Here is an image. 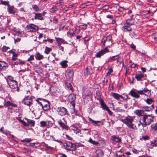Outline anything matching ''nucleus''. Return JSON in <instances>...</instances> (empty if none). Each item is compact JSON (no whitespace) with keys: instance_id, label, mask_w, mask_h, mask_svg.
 Segmentation results:
<instances>
[{"instance_id":"19","label":"nucleus","mask_w":157,"mask_h":157,"mask_svg":"<svg viewBox=\"0 0 157 157\" xmlns=\"http://www.w3.org/2000/svg\"><path fill=\"white\" fill-rule=\"evenodd\" d=\"M76 98V95L75 94H71L68 97V99L70 102H72L75 101Z\"/></svg>"},{"instance_id":"10","label":"nucleus","mask_w":157,"mask_h":157,"mask_svg":"<svg viewBox=\"0 0 157 157\" xmlns=\"http://www.w3.org/2000/svg\"><path fill=\"white\" fill-rule=\"evenodd\" d=\"M109 52V50L107 48H105L98 52L96 55L97 57L100 58L101 56H103L106 53Z\"/></svg>"},{"instance_id":"36","label":"nucleus","mask_w":157,"mask_h":157,"mask_svg":"<svg viewBox=\"0 0 157 157\" xmlns=\"http://www.w3.org/2000/svg\"><path fill=\"white\" fill-rule=\"evenodd\" d=\"M143 90L144 93H147V94H146V95L149 97H150L151 96V93L150 90H148L146 88H144V89Z\"/></svg>"},{"instance_id":"53","label":"nucleus","mask_w":157,"mask_h":157,"mask_svg":"<svg viewBox=\"0 0 157 157\" xmlns=\"http://www.w3.org/2000/svg\"><path fill=\"white\" fill-rule=\"evenodd\" d=\"M123 96L121 95V97H120V98H121L125 100H126L128 98V96L127 95L123 94Z\"/></svg>"},{"instance_id":"14","label":"nucleus","mask_w":157,"mask_h":157,"mask_svg":"<svg viewBox=\"0 0 157 157\" xmlns=\"http://www.w3.org/2000/svg\"><path fill=\"white\" fill-rule=\"evenodd\" d=\"M134 113L139 117L144 116L145 115L144 113V111L140 109H137L134 112Z\"/></svg>"},{"instance_id":"60","label":"nucleus","mask_w":157,"mask_h":157,"mask_svg":"<svg viewBox=\"0 0 157 157\" xmlns=\"http://www.w3.org/2000/svg\"><path fill=\"white\" fill-rule=\"evenodd\" d=\"M138 95L141 94H144L145 95H146V94L144 93V91L143 90H138Z\"/></svg>"},{"instance_id":"16","label":"nucleus","mask_w":157,"mask_h":157,"mask_svg":"<svg viewBox=\"0 0 157 157\" xmlns=\"http://www.w3.org/2000/svg\"><path fill=\"white\" fill-rule=\"evenodd\" d=\"M89 120L94 125L99 126L100 125L101 123L100 121H94L90 117H89Z\"/></svg>"},{"instance_id":"4","label":"nucleus","mask_w":157,"mask_h":157,"mask_svg":"<svg viewBox=\"0 0 157 157\" xmlns=\"http://www.w3.org/2000/svg\"><path fill=\"white\" fill-rule=\"evenodd\" d=\"M64 146L66 147V149L68 150L73 151L76 149V145L71 142H68L65 143Z\"/></svg>"},{"instance_id":"33","label":"nucleus","mask_w":157,"mask_h":157,"mask_svg":"<svg viewBox=\"0 0 157 157\" xmlns=\"http://www.w3.org/2000/svg\"><path fill=\"white\" fill-rule=\"evenodd\" d=\"M142 109H143V111H144V112L149 111L151 110V109L150 107L147 106H143L142 107Z\"/></svg>"},{"instance_id":"55","label":"nucleus","mask_w":157,"mask_h":157,"mask_svg":"<svg viewBox=\"0 0 157 157\" xmlns=\"http://www.w3.org/2000/svg\"><path fill=\"white\" fill-rule=\"evenodd\" d=\"M16 118L17 120H18L19 121L21 122L24 125V124H25V122L23 120L21 119L19 117H16Z\"/></svg>"},{"instance_id":"39","label":"nucleus","mask_w":157,"mask_h":157,"mask_svg":"<svg viewBox=\"0 0 157 157\" xmlns=\"http://www.w3.org/2000/svg\"><path fill=\"white\" fill-rule=\"evenodd\" d=\"M52 49L51 48H48V47L46 46L44 50V53L46 54H48L49 52L52 50Z\"/></svg>"},{"instance_id":"24","label":"nucleus","mask_w":157,"mask_h":157,"mask_svg":"<svg viewBox=\"0 0 157 157\" xmlns=\"http://www.w3.org/2000/svg\"><path fill=\"white\" fill-rule=\"evenodd\" d=\"M4 106L7 107L9 106H12L15 107H17V106L16 104L13 103L9 101H8L5 103Z\"/></svg>"},{"instance_id":"28","label":"nucleus","mask_w":157,"mask_h":157,"mask_svg":"<svg viewBox=\"0 0 157 157\" xmlns=\"http://www.w3.org/2000/svg\"><path fill=\"white\" fill-rule=\"evenodd\" d=\"M111 95L113 96L115 99L119 100L120 99L121 95L116 93H111Z\"/></svg>"},{"instance_id":"3","label":"nucleus","mask_w":157,"mask_h":157,"mask_svg":"<svg viewBox=\"0 0 157 157\" xmlns=\"http://www.w3.org/2000/svg\"><path fill=\"white\" fill-rule=\"evenodd\" d=\"M6 80L9 87L11 88L15 89L17 87V82L16 80H14L13 77L8 76Z\"/></svg>"},{"instance_id":"44","label":"nucleus","mask_w":157,"mask_h":157,"mask_svg":"<svg viewBox=\"0 0 157 157\" xmlns=\"http://www.w3.org/2000/svg\"><path fill=\"white\" fill-rule=\"evenodd\" d=\"M31 141V139L25 138L24 140H21V141L22 142H26L27 143H29Z\"/></svg>"},{"instance_id":"34","label":"nucleus","mask_w":157,"mask_h":157,"mask_svg":"<svg viewBox=\"0 0 157 157\" xmlns=\"http://www.w3.org/2000/svg\"><path fill=\"white\" fill-rule=\"evenodd\" d=\"M8 11L10 14H14V12L13 10V7L9 6L8 9Z\"/></svg>"},{"instance_id":"25","label":"nucleus","mask_w":157,"mask_h":157,"mask_svg":"<svg viewBox=\"0 0 157 157\" xmlns=\"http://www.w3.org/2000/svg\"><path fill=\"white\" fill-rule=\"evenodd\" d=\"M144 77V75L143 74L141 73H138L136 74L135 78L138 81H141Z\"/></svg>"},{"instance_id":"45","label":"nucleus","mask_w":157,"mask_h":157,"mask_svg":"<svg viewBox=\"0 0 157 157\" xmlns=\"http://www.w3.org/2000/svg\"><path fill=\"white\" fill-rule=\"evenodd\" d=\"M147 104H151L153 102V101L151 98H147L145 101Z\"/></svg>"},{"instance_id":"48","label":"nucleus","mask_w":157,"mask_h":157,"mask_svg":"<svg viewBox=\"0 0 157 157\" xmlns=\"http://www.w3.org/2000/svg\"><path fill=\"white\" fill-rule=\"evenodd\" d=\"M151 128L152 129L155 130H157V123L153 124L151 125Z\"/></svg>"},{"instance_id":"52","label":"nucleus","mask_w":157,"mask_h":157,"mask_svg":"<svg viewBox=\"0 0 157 157\" xmlns=\"http://www.w3.org/2000/svg\"><path fill=\"white\" fill-rule=\"evenodd\" d=\"M67 34L68 37H71L74 36L75 34L74 32L70 33L69 31L67 33Z\"/></svg>"},{"instance_id":"5","label":"nucleus","mask_w":157,"mask_h":157,"mask_svg":"<svg viewBox=\"0 0 157 157\" xmlns=\"http://www.w3.org/2000/svg\"><path fill=\"white\" fill-rule=\"evenodd\" d=\"M38 27L33 24L27 25L26 28V30L28 32H36L38 29Z\"/></svg>"},{"instance_id":"42","label":"nucleus","mask_w":157,"mask_h":157,"mask_svg":"<svg viewBox=\"0 0 157 157\" xmlns=\"http://www.w3.org/2000/svg\"><path fill=\"white\" fill-rule=\"evenodd\" d=\"M78 27L80 29L84 30L86 29L87 28V25L85 24L81 25H79Z\"/></svg>"},{"instance_id":"1","label":"nucleus","mask_w":157,"mask_h":157,"mask_svg":"<svg viewBox=\"0 0 157 157\" xmlns=\"http://www.w3.org/2000/svg\"><path fill=\"white\" fill-rule=\"evenodd\" d=\"M134 120L133 117H132L128 116L125 117L124 119H122L121 121L125 124L129 128H132L133 130L137 129L136 126L132 123Z\"/></svg>"},{"instance_id":"47","label":"nucleus","mask_w":157,"mask_h":157,"mask_svg":"<svg viewBox=\"0 0 157 157\" xmlns=\"http://www.w3.org/2000/svg\"><path fill=\"white\" fill-rule=\"evenodd\" d=\"M32 7L36 11H38L39 10V9L38 6L36 5H34Z\"/></svg>"},{"instance_id":"22","label":"nucleus","mask_w":157,"mask_h":157,"mask_svg":"<svg viewBox=\"0 0 157 157\" xmlns=\"http://www.w3.org/2000/svg\"><path fill=\"white\" fill-rule=\"evenodd\" d=\"M93 70L90 67H87L84 71L85 75H88L93 73Z\"/></svg>"},{"instance_id":"30","label":"nucleus","mask_w":157,"mask_h":157,"mask_svg":"<svg viewBox=\"0 0 157 157\" xmlns=\"http://www.w3.org/2000/svg\"><path fill=\"white\" fill-rule=\"evenodd\" d=\"M96 153L98 157H102L103 155V152L100 150H98L96 151Z\"/></svg>"},{"instance_id":"63","label":"nucleus","mask_w":157,"mask_h":157,"mask_svg":"<svg viewBox=\"0 0 157 157\" xmlns=\"http://www.w3.org/2000/svg\"><path fill=\"white\" fill-rule=\"evenodd\" d=\"M53 40L52 39H48L47 40H43V41H48V42H49L51 43H52Z\"/></svg>"},{"instance_id":"27","label":"nucleus","mask_w":157,"mask_h":157,"mask_svg":"<svg viewBox=\"0 0 157 157\" xmlns=\"http://www.w3.org/2000/svg\"><path fill=\"white\" fill-rule=\"evenodd\" d=\"M119 57V55H117L115 56H113L112 57L109 58L108 62H112L113 61L117 59Z\"/></svg>"},{"instance_id":"43","label":"nucleus","mask_w":157,"mask_h":157,"mask_svg":"<svg viewBox=\"0 0 157 157\" xmlns=\"http://www.w3.org/2000/svg\"><path fill=\"white\" fill-rule=\"evenodd\" d=\"M114 110L116 113L117 112H124L125 110L122 109H120L119 108H117L116 109H114Z\"/></svg>"},{"instance_id":"31","label":"nucleus","mask_w":157,"mask_h":157,"mask_svg":"<svg viewBox=\"0 0 157 157\" xmlns=\"http://www.w3.org/2000/svg\"><path fill=\"white\" fill-rule=\"evenodd\" d=\"M7 66V64L5 62L1 61L0 62V69L5 68Z\"/></svg>"},{"instance_id":"51","label":"nucleus","mask_w":157,"mask_h":157,"mask_svg":"<svg viewBox=\"0 0 157 157\" xmlns=\"http://www.w3.org/2000/svg\"><path fill=\"white\" fill-rule=\"evenodd\" d=\"M57 130V129L56 127H53L51 129L50 131L52 133H55L56 132Z\"/></svg>"},{"instance_id":"18","label":"nucleus","mask_w":157,"mask_h":157,"mask_svg":"<svg viewBox=\"0 0 157 157\" xmlns=\"http://www.w3.org/2000/svg\"><path fill=\"white\" fill-rule=\"evenodd\" d=\"M58 124L62 127L63 129H65L66 130H68V127L61 120H59L57 121Z\"/></svg>"},{"instance_id":"23","label":"nucleus","mask_w":157,"mask_h":157,"mask_svg":"<svg viewBox=\"0 0 157 157\" xmlns=\"http://www.w3.org/2000/svg\"><path fill=\"white\" fill-rule=\"evenodd\" d=\"M111 140L115 142L118 143L121 142V138L118 136H117L115 135H113L111 137Z\"/></svg>"},{"instance_id":"8","label":"nucleus","mask_w":157,"mask_h":157,"mask_svg":"<svg viewBox=\"0 0 157 157\" xmlns=\"http://www.w3.org/2000/svg\"><path fill=\"white\" fill-rule=\"evenodd\" d=\"M57 111L58 114L61 116L65 115L67 113V109L63 107H60L58 108Z\"/></svg>"},{"instance_id":"57","label":"nucleus","mask_w":157,"mask_h":157,"mask_svg":"<svg viewBox=\"0 0 157 157\" xmlns=\"http://www.w3.org/2000/svg\"><path fill=\"white\" fill-rule=\"evenodd\" d=\"M24 64V62H21L20 61H17L14 63V64L15 65H17L18 64Z\"/></svg>"},{"instance_id":"11","label":"nucleus","mask_w":157,"mask_h":157,"mask_svg":"<svg viewBox=\"0 0 157 157\" xmlns=\"http://www.w3.org/2000/svg\"><path fill=\"white\" fill-rule=\"evenodd\" d=\"M27 120V122H25V124H24V126H34L35 124V122L34 121L25 119Z\"/></svg>"},{"instance_id":"2","label":"nucleus","mask_w":157,"mask_h":157,"mask_svg":"<svg viewBox=\"0 0 157 157\" xmlns=\"http://www.w3.org/2000/svg\"><path fill=\"white\" fill-rule=\"evenodd\" d=\"M153 117L151 115H144L142 119V122L141 124L143 127H145L150 124L152 122H153Z\"/></svg>"},{"instance_id":"41","label":"nucleus","mask_w":157,"mask_h":157,"mask_svg":"<svg viewBox=\"0 0 157 157\" xmlns=\"http://www.w3.org/2000/svg\"><path fill=\"white\" fill-rule=\"evenodd\" d=\"M1 2L0 4L5 5L6 6H9V2L8 1H3L2 0H0Z\"/></svg>"},{"instance_id":"20","label":"nucleus","mask_w":157,"mask_h":157,"mask_svg":"<svg viewBox=\"0 0 157 157\" xmlns=\"http://www.w3.org/2000/svg\"><path fill=\"white\" fill-rule=\"evenodd\" d=\"M126 24L131 26L134 25L135 23L134 20L132 18H128L126 20Z\"/></svg>"},{"instance_id":"21","label":"nucleus","mask_w":157,"mask_h":157,"mask_svg":"<svg viewBox=\"0 0 157 157\" xmlns=\"http://www.w3.org/2000/svg\"><path fill=\"white\" fill-rule=\"evenodd\" d=\"M33 13L35 14V16L34 18V19H38L40 20H43L44 18L42 17L40 14V13Z\"/></svg>"},{"instance_id":"15","label":"nucleus","mask_w":157,"mask_h":157,"mask_svg":"<svg viewBox=\"0 0 157 157\" xmlns=\"http://www.w3.org/2000/svg\"><path fill=\"white\" fill-rule=\"evenodd\" d=\"M100 103L102 109L106 111L109 109L108 107L106 105L102 99L100 98L99 99Z\"/></svg>"},{"instance_id":"56","label":"nucleus","mask_w":157,"mask_h":157,"mask_svg":"<svg viewBox=\"0 0 157 157\" xmlns=\"http://www.w3.org/2000/svg\"><path fill=\"white\" fill-rule=\"evenodd\" d=\"M142 138L144 140H147L149 139V137L148 136L146 135L142 136Z\"/></svg>"},{"instance_id":"26","label":"nucleus","mask_w":157,"mask_h":157,"mask_svg":"<svg viewBox=\"0 0 157 157\" xmlns=\"http://www.w3.org/2000/svg\"><path fill=\"white\" fill-rule=\"evenodd\" d=\"M55 39L57 43L59 44H61V43L63 44L66 43V42L62 38H59V37H56Z\"/></svg>"},{"instance_id":"7","label":"nucleus","mask_w":157,"mask_h":157,"mask_svg":"<svg viewBox=\"0 0 157 157\" xmlns=\"http://www.w3.org/2000/svg\"><path fill=\"white\" fill-rule=\"evenodd\" d=\"M22 102L27 105L30 106L33 103L32 100L30 97L27 96L23 100Z\"/></svg>"},{"instance_id":"35","label":"nucleus","mask_w":157,"mask_h":157,"mask_svg":"<svg viewBox=\"0 0 157 157\" xmlns=\"http://www.w3.org/2000/svg\"><path fill=\"white\" fill-rule=\"evenodd\" d=\"M88 141L94 145H98L99 144V143L98 142L93 140L91 138H90Z\"/></svg>"},{"instance_id":"32","label":"nucleus","mask_w":157,"mask_h":157,"mask_svg":"<svg viewBox=\"0 0 157 157\" xmlns=\"http://www.w3.org/2000/svg\"><path fill=\"white\" fill-rule=\"evenodd\" d=\"M67 62L66 60H64L61 62L60 64L63 68H66L67 66Z\"/></svg>"},{"instance_id":"46","label":"nucleus","mask_w":157,"mask_h":157,"mask_svg":"<svg viewBox=\"0 0 157 157\" xmlns=\"http://www.w3.org/2000/svg\"><path fill=\"white\" fill-rule=\"evenodd\" d=\"M10 48L9 47H7L5 46H3L2 48V51L3 52H6L7 50L9 49Z\"/></svg>"},{"instance_id":"38","label":"nucleus","mask_w":157,"mask_h":157,"mask_svg":"<svg viewBox=\"0 0 157 157\" xmlns=\"http://www.w3.org/2000/svg\"><path fill=\"white\" fill-rule=\"evenodd\" d=\"M46 126L48 128L52 127L53 125V123L51 121H46Z\"/></svg>"},{"instance_id":"54","label":"nucleus","mask_w":157,"mask_h":157,"mask_svg":"<svg viewBox=\"0 0 157 157\" xmlns=\"http://www.w3.org/2000/svg\"><path fill=\"white\" fill-rule=\"evenodd\" d=\"M109 6L108 5H105L103 6L102 9L104 10H108L109 8Z\"/></svg>"},{"instance_id":"62","label":"nucleus","mask_w":157,"mask_h":157,"mask_svg":"<svg viewBox=\"0 0 157 157\" xmlns=\"http://www.w3.org/2000/svg\"><path fill=\"white\" fill-rule=\"evenodd\" d=\"M34 59V56L33 55H31L30 56L28 59V61H30L32 60H33Z\"/></svg>"},{"instance_id":"64","label":"nucleus","mask_w":157,"mask_h":157,"mask_svg":"<svg viewBox=\"0 0 157 157\" xmlns=\"http://www.w3.org/2000/svg\"><path fill=\"white\" fill-rule=\"evenodd\" d=\"M59 157H67L65 154L63 153H59Z\"/></svg>"},{"instance_id":"58","label":"nucleus","mask_w":157,"mask_h":157,"mask_svg":"<svg viewBox=\"0 0 157 157\" xmlns=\"http://www.w3.org/2000/svg\"><path fill=\"white\" fill-rule=\"evenodd\" d=\"M10 52H11L13 54V57H17L18 56V54L15 52H13L11 50L10 51Z\"/></svg>"},{"instance_id":"13","label":"nucleus","mask_w":157,"mask_h":157,"mask_svg":"<svg viewBox=\"0 0 157 157\" xmlns=\"http://www.w3.org/2000/svg\"><path fill=\"white\" fill-rule=\"evenodd\" d=\"M74 72L72 70H70L68 71L67 73L65 74L66 77L68 79H70L73 76Z\"/></svg>"},{"instance_id":"40","label":"nucleus","mask_w":157,"mask_h":157,"mask_svg":"<svg viewBox=\"0 0 157 157\" xmlns=\"http://www.w3.org/2000/svg\"><path fill=\"white\" fill-rule=\"evenodd\" d=\"M66 87L69 90H71L72 88V87L71 84L69 83H66Z\"/></svg>"},{"instance_id":"6","label":"nucleus","mask_w":157,"mask_h":157,"mask_svg":"<svg viewBox=\"0 0 157 157\" xmlns=\"http://www.w3.org/2000/svg\"><path fill=\"white\" fill-rule=\"evenodd\" d=\"M128 94L136 98H138L140 97V95H138V90L135 89H132L129 92Z\"/></svg>"},{"instance_id":"61","label":"nucleus","mask_w":157,"mask_h":157,"mask_svg":"<svg viewBox=\"0 0 157 157\" xmlns=\"http://www.w3.org/2000/svg\"><path fill=\"white\" fill-rule=\"evenodd\" d=\"M58 9L57 6H56L55 7H53L51 9V11H54Z\"/></svg>"},{"instance_id":"50","label":"nucleus","mask_w":157,"mask_h":157,"mask_svg":"<svg viewBox=\"0 0 157 157\" xmlns=\"http://www.w3.org/2000/svg\"><path fill=\"white\" fill-rule=\"evenodd\" d=\"M151 144L152 147H157V141L155 140L153 142H152L151 143Z\"/></svg>"},{"instance_id":"17","label":"nucleus","mask_w":157,"mask_h":157,"mask_svg":"<svg viewBox=\"0 0 157 157\" xmlns=\"http://www.w3.org/2000/svg\"><path fill=\"white\" fill-rule=\"evenodd\" d=\"M131 26L125 24L122 28V30L124 31H130L132 30Z\"/></svg>"},{"instance_id":"9","label":"nucleus","mask_w":157,"mask_h":157,"mask_svg":"<svg viewBox=\"0 0 157 157\" xmlns=\"http://www.w3.org/2000/svg\"><path fill=\"white\" fill-rule=\"evenodd\" d=\"M43 104L42 106L43 110L44 111H47L50 108V104L48 101L45 99H43Z\"/></svg>"},{"instance_id":"12","label":"nucleus","mask_w":157,"mask_h":157,"mask_svg":"<svg viewBox=\"0 0 157 157\" xmlns=\"http://www.w3.org/2000/svg\"><path fill=\"white\" fill-rule=\"evenodd\" d=\"M112 39V36L110 35H109L106 37H104L101 39V43L103 45H105L106 41H109Z\"/></svg>"},{"instance_id":"59","label":"nucleus","mask_w":157,"mask_h":157,"mask_svg":"<svg viewBox=\"0 0 157 157\" xmlns=\"http://www.w3.org/2000/svg\"><path fill=\"white\" fill-rule=\"evenodd\" d=\"M10 133V132L9 131L7 130H5L4 131L3 133L6 135H8Z\"/></svg>"},{"instance_id":"37","label":"nucleus","mask_w":157,"mask_h":157,"mask_svg":"<svg viewBox=\"0 0 157 157\" xmlns=\"http://www.w3.org/2000/svg\"><path fill=\"white\" fill-rule=\"evenodd\" d=\"M45 148V149L46 150L48 151H51L53 149V147L48 146V145L46 144H45L44 145Z\"/></svg>"},{"instance_id":"49","label":"nucleus","mask_w":157,"mask_h":157,"mask_svg":"<svg viewBox=\"0 0 157 157\" xmlns=\"http://www.w3.org/2000/svg\"><path fill=\"white\" fill-rule=\"evenodd\" d=\"M40 124L41 126L44 127L45 126H46V121H40Z\"/></svg>"},{"instance_id":"29","label":"nucleus","mask_w":157,"mask_h":157,"mask_svg":"<svg viewBox=\"0 0 157 157\" xmlns=\"http://www.w3.org/2000/svg\"><path fill=\"white\" fill-rule=\"evenodd\" d=\"M35 57L37 60H40L44 58L43 56L40 54L39 53H37L35 55Z\"/></svg>"}]
</instances>
